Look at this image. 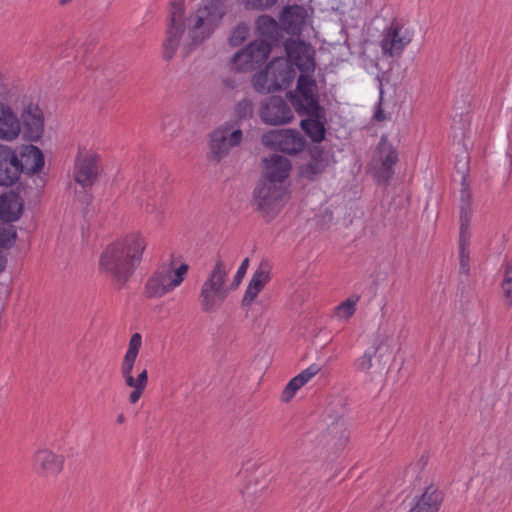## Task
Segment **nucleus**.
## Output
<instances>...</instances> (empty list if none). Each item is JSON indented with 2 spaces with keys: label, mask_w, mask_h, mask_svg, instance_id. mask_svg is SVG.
<instances>
[{
  "label": "nucleus",
  "mask_w": 512,
  "mask_h": 512,
  "mask_svg": "<svg viewBox=\"0 0 512 512\" xmlns=\"http://www.w3.org/2000/svg\"><path fill=\"white\" fill-rule=\"evenodd\" d=\"M398 162L397 150L385 137L378 143L370 166L379 182L387 183L394 175V165Z\"/></svg>",
  "instance_id": "ddd939ff"
},
{
  "label": "nucleus",
  "mask_w": 512,
  "mask_h": 512,
  "mask_svg": "<svg viewBox=\"0 0 512 512\" xmlns=\"http://www.w3.org/2000/svg\"><path fill=\"white\" fill-rule=\"evenodd\" d=\"M189 266L181 263L175 266L174 255L160 263L144 285L143 294L148 299L161 298L181 285L188 273Z\"/></svg>",
  "instance_id": "39448f33"
},
{
  "label": "nucleus",
  "mask_w": 512,
  "mask_h": 512,
  "mask_svg": "<svg viewBox=\"0 0 512 512\" xmlns=\"http://www.w3.org/2000/svg\"><path fill=\"white\" fill-rule=\"evenodd\" d=\"M502 290L504 297L508 301V305L512 304V281L503 280L502 282Z\"/></svg>",
  "instance_id": "a18cd8bd"
},
{
  "label": "nucleus",
  "mask_w": 512,
  "mask_h": 512,
  "mask_svg": "<svg viewBox=\"0 0 512 512\" xmlns=\"http://www.w3.org/2000/svg\"><path fill=\"white\" fill-rule=\"evenodd\" d=\"M100 171V155L92 149L79 148L73 170L75 182L83 188H90L98 179Z\"/></svg>",
  "instance_id": "9d476101"
},
{
  "label": "nucleus",
  "mask_w": 512,
  "mask_h": 512,
  "mask_svg": "<svg viewBox=\"0 0 512 512\" xmlns=\"http://www.w3.org/2000/svg\"><path fill=\"white\" fill-rule=\"evenodd\" d=\"M278 0H241L247 9L265 10L277 3Z\"/></svg>",
  "instance_id": "58836bf2"
},
{
  "label": "nucleus",
  "mask_w": 512,
  "mask_h": 512,
  "mask_svg": "<svg viewBox=\"0 0 512 512\" xmlns=\"http://www.w3.org/2000/svg\"><path fill=\"white\" fill-rule=\"evenodd\" d=\"M298 115H317L321 113L319 93L314 74H300L296 88L287 94Z\"/></svg>",
  "instance_id": "0eeeda50"
},
{
  "label": "nucleus",
  "mask_w": 512,
  "mask_h": 512,
  "mask_svg": "<svg viewBox=\"0 0 512 512\" xmlns=\"http://www.w3.org/2000/svg\"><path fill=\"white\" fill-rule=\"evenodd\" d=\"M249 34V27L241 23L236 26V28L233 30L231 37L229 39L230 44L232 46H238L240 45L248 36Z\"/></svg>",
  "instance_id": "c9c22d12"
},
{
  "label": "nucleus",
  "mask_w": 512,
  "mask_h": 512,
  "mask_svg": "<svg viewBox=\"0 0 512 512\" xmlns=\"http://www.w3.org/2000/svg\"><path fill=\"white\" fill-rule=\"evenodd\" d=\"M241 140V130H231L229 125L219 127L210 136L211 154L215 160L219 161L227 155L230 148L239 145Z\"/></svg>",
  "instance_id": "a211bd4d"
},
{
  "label": "nucleus",
  "mask_w": 512,
  "mask_h": 512,
  "mask_svg": "<svg viewBox=\"0 0 512 512\" xmlns=\"http://www.w3.org/2000/svg\"><path fill=\"white\" fill-rule=\"evenodd\" d=\"M184 0H171L168 10V25L165 39L162 43V56L170 60L177 52L181 38L185 31Z\"/></svg>",
  "instance_id": "1a4fd4ad"
},
{
  "label": "nucleus",
  "mask_w": 512,
  "mask_h": 512,
  "mask_svg": "<svg viewBox=\"0 0 512 512\" xmlns=\"http://www.w3.org/2000/svg\"><path fill=\"white\" fill-rule=\"evenodd\" d=\"M235 112L240 119L250 117L253 112L252 102L247 99L240 101L236 106Z\"/></svg>",
  "instance_id": "79ce46f5"
},
{
  "label": "nucleus",
  "mask_w": 512,
  "mask_h": 512,
  "mask_svg": "<svg viewBox=\"0 0 512 512\" xmlns=\"http://www.w3.org/2000/svg\"><path fill=\"white\" fill-rule=\"evenodd\" d=\"M306 119L301 120V128L311 138L313 142L319 143L325 138V110L321 108V113L317 115H307Z\"/></svg>",
  "instance_id": "cd10ccee"
},
{
  "label": "nucleus",
  "mask_w": 512,
  "mask_h": 512,
  "mask_svg": "<svg viewBox=\"0 0 512 512\" xmlns=\"http://www.w3.org/2000/svg\"><path fill=\"white\" fill-rule=\"evenodd\" d=\"M21 135V121L8 103L0 101V140L14 142Z\"/></svg>",
  "instance_id": "4be33fe9"
},
{
  "label": "nucleus",
  "mask_w": 512,
  "mask_h": 512,
  "mask_svg": "<svg viewBox=\"0 0 512 512\" xmlns=\"http://www.w3.org/2000/svg\"><path fill=\"white\" fill-rule=\"evenodd\" d=\"M21 133L27 141L36 142L44 133V116L41 108L34 103L25 105L20 117Z\"/></svg>",
  "instance_id": "dca6fc26"
},
{
  "label": "nucleus",
  "mask_w": 512,
  "mask_h": 512,
  "mask_svg": "<svg viewBox=\"0 0 512 512\" xmlns=\"http://www.w3.org/2000/svg\"><path fill=\"white\" fill-rule=\"evenodd\" d=\"M74 0H57V5L61 8H66L73 3Z\"/></svg>",
  "instance_id": "8fccbe9b"
},
{
  "label": "nucleus",
  "mask_w": 512,
  "mask_h": 512,
  "mask_svg": "<svg viewBox=\"0 0 512 512\" xmlns=\"http://www.w3.org/2000/svg\"><path fill=\"white\" fill-rule=\"evenodd\" d=\"M284 48L287 54L286 60L291 63L292 67H297L300 74H314L315 63V50L314 48L304 41L288 39Z\"/></svg>",
  "instance_id": "4468645a"
},
{
  "label": "nucleus",
  "mask_w": 512,
  "mask_h": 512,
  "mask_svg": "<svg viewBox=\"0 0 512 512\" xmlns=\"http://www.w3.org/2000/svg\"><path fill=\"white\" fill-rule=\"evenodd\" d=\"M231 267L220 256H217L215 264L207 279L201 286L198 301L201 310L205 313L217 311L227 298L230 286L227 285L228 274Z\"/></svg>",
  "instance_id": "20e7f679"
},
{
  "label": "nucleus",
  "mask_w": 512,
  "mask_h": 512,
  "mask_svg": "<svg viewBox=\"0 0 512 512\" xmlns=\"http://www.w3.org/2000/svg\"><path fill=\"white\" fill-rule=\"evenodd\" d=\"M271 264L262 260L254 271L242 299V306L250 307L266 284L271 280Z\"/></svg>",
  "instance_id": "412c9836"
},
{
  "label": "nucleus",
  "mask_w": 512,
  "mask_h": 512,
  "mask_svg": "<svg viewBox=\"0 0 512 512\" xmlns=\"http://www.w3.org/2000/svg\"><path fill=\"white\" fill-rule=\"evenodd\" d=\"M317 438L324 445H328L333 441L335 446L343 447L349 439V433L343 423L335 422L328 427L327 431L319 434Z\"/></svg>",
  "instance_id": "c85d7f7f"
},
{
  "label": "nucleus",
  "mask_w": 512,
  "mask_h": 512,
  "mask_svg": "<svg viewBox=\"0 0 512 512\" xmlns=\"http://www.w3.org/2000/svg\"><path fill=\"white\" fill-rule=\"evenodd\" d=\"M270 73H273L274 78L271 86L278 87L279 90L288 87L296 75L294 67L283 57L270 61Z\"/></svg>",
  "instance_id": "b1692460"
},
{
  "label": "nucleus",
  "mask_w": 512,
  "mask_h": 512,
  "mask_svg": "<svg viewBox=\"0 0 512 512\" xmlns=\"http://www.w3.org/2000/svg\"><path fill=\"white\" fill-rule=\"evenodd\" d=\"M33 461L34 469L39 475L53 477L62 471L64 456L43 448L35 452Z\"/></svg>",
  "instance_id": "5701e85b"
},
{
  "label": "nucleus",
  "mask_w": 512,
  "mask_h": 512,
  "mask_svg": "<svg viewBox=\"0 0 512 512\" xmlns=\"http://www.w3.org/2000/svg\"><path fill=\"white\" fill-rule=\"evenodd\" d=\"M7 264V258L3 253L0 251V274L5 270Z\"/></svg>",
  "instance_id": "09e8293b"
},
{
  "label": "nucleus",
  "mask_w": 512,
  "mask_h": 512,
  "mask_svg": "<svg viewBox=\"0 0 512 512\" xmlns=\"http://www.w3.org/2000/svg\"><path fill=\"white\" fill-rule=\"evenodd\" d=\"M460 272L468 274L470 271L469 250L459 249Z\"/></svg>",
  "instance_id": "c03bdc74"
},
{
  "label": "nucleus",
  "mask_w": 512,
  "mask_h": 512,
  "mask_svg": "<svg viewBox=\"0 0 512 512\" xmlns=\"http://www.w3.org/2000/svg\"><path fill=\"white\" fill-rule=\"evenodd\" d=\"M318 165L319 164L317 162L309 163L308 165H306L304 167L302 174L312 178V176H314L320 172Z\"/></svg>",
  "instance_id": "49530a36"
},
{
  "label": "nucleus",
  "mask_w": 512,
  "mask_h": 512,
  "mask_svg": "<svg viewBox=\"0 0 512 512\" xmlns=\"http://www.w3.org/2000/svg\"><path fill=\"white\" fill-rule=\"evenodd\" d=\"M273 73H270V63L267 65L266 69L262 72L257 73L253 77V86L256 91L260 93H269L278 91V87H272L273 84Z\"/></svg>",
  "instance_id": "2f4dec72"
},
{
  "label": "nucleus",
  "mask_w": 512,
  "mask_h": 512,
  "mask_svg": "<svg viewBox=\"0 0 512 512\" xmlns=\"http://www.w3.org/2000/svg\"><path fill=\"white\" fill-rule=\"evenodd\" d=\"M248 266H249V258H245L242 261L241 265L239 266V268L233 278L232 283L230 284V289L234 290V289L238 288V286L242 282V280L247 272Z\"/></svg>",
  "instance_id": "ea45409f"
},
{
  "label": "nucleus",
  "mask_w": 512,
  "mask_h": 512,
  "mask_svg": "<svg viewBox=\"0 0 512 512\" xmlns=\"http://www.w3.org/2000/svg\"><path fill=\"white\" fill-rule=\"evenodd\" d=\"M281 21L288 32L300 31L304 23L302 9L299 6L286 7L282 13Z\"/></svg>",
  "instance_id": "c756f323"
},
{
  "label": "nucleus",
  "mask_w": 512,
  "mask_h": 512,
  "mask_svg": "<svg viewBox=\"0 0 512 512\" xmlns=\"http://www.w3.org/2000/svg\"><path fill=\"white\" fill-rule=\"evenodd\" d=\"M415 30L409 23L395 19L384 29L380 47L383 55L399 57L404 49L412 42Z\"/></svg>",
  "instance_id": "6e6552de"
},
{
  "label": "nucleus",
  "mask_w": 512,
  "mask_h": 512,
  "mask_svg": "<svg viewBox=\"0 0 512 512\" xmlns=\"http://www.w3.org/2000/svg\"><path fill=\"white\" fill-rule=\"evenodd\" d=\"M125 420H126V418H125L124 414L121 413V414H119L117 416V420L116 421H117L118 424H122V423L125 422Z\"/></svg>",
  "instance_id": "3c124183"
},
{
  "label": "nucleus",
  "mask_w": 512,
  "mask_h": 512,
  "mask_svg": "<svg viewBox=\"0 0 512 512\" xmlns=\"http://www.w3.org/2000/svg\"><path fill=\"white\" fill-rule=\"evenodd\" d=\"M168 192L163 186L147 188L139 197L143 211L153 220H160L168 211Z\"/></svg>",
  "instance_id": "6ab92c4d"
},
{
  "label": "nucleus",
  "mask_w": 512,
  "mask_h": 512,
  "mask_svg": "<svg viewBox=\"0 0 512 512\" xmlns=\"http://www.w3.org/2000/svg\"><path fill=\"white\" fill-rule=\"evenodd\" d=\"M20 154L22 173L25 172L31 175L41 171L44 166V155L38 147L34 145L24 146Z\"/></svg>",
  "instance_id": "a878e982"
},
{
  "label": "nucleus",
  "mask_w": 512,
  "mask_h": 512,
  "mask_svg": "<svg viewBox=\"0 0 512 512\" xmlns=\"http://www.w3.org/2000/svg\"><path fill=\"white\" fill-rule=\"evenodd\" d=\"M471 232L469 226H461L459 235V249L469 250Z\"/></svg>",
  "instance_id": "37998d69"
},
{
  "label": "nucleus",
  "mask_w": 512,
  "mask_h": 512,
  "mask_svg": "<svg viewBox=\"0 0 512 512\" xmlns=\"http://www.w3.org/2000/svg\"><path fill=\"white\" fill-rule=\"evenodd\" d=\"M472 220V207L470 202V193L468 190H462V200L460 205V222L468 224Z\"/></svg>",
  "instance_id": "f704fd0d"
},
{
  "label": "nucleus",
  "mask_w": 512,
  "mask_h": 512,
  "mask_svg": "<svg viewBox=\"0 0 512 512\" xmlns=\"http://www.w3.org/2000/svg\"><path fill=\"white\" fill-rule=\"evenodd\" d=\"M375 117H376V119H378V120H382V119H383L382 114H381V112H380V111H379V112H377V113L375 114Z\"/></svg>",
  "instance_id": "603ef678"
},
{
  "label": "nucleus",
  "mask_w": 512,
  "mask_h": 512,
  "mask_svg": "<svg viewBox=\"0 0 512 512\" xmlns=\"http://www.w3.org/2000/svg\"><path fill=\"white\" fill-rule=\"evenodd\" d=\"M383 344L379 341L373 343L360 357L354 361V369L361 374L374 376L382 374L386 369Z\"/></svg>",
  "instance_id": "f3484780"
},
{
  "label": "nucleus",
  "mask_w": 512,
  "mask_h": 512,
  "mask_svg": "<svg viewBox=\"0 0 512 512\" xmlns=\"http://www.w3.org/2000/svg\"><path fill=\"white\" fill-rule=\"evenodd\" d=\"M142 346V336L140 333H134L128 344V349L122 359L120 373L127 387L133 390L129 394V402L135 404L143 395L148 384V370L142 369L137 377L133 376V369Z\"/></svg>",
  "instance_id": "423d86ee"
},
{
  "label": "nucleus",
  "mask_w": 512,
  "mask_h": 512,
  "mask_svg": "<svg viewBox=\"0 0 512 512\" xmlns=\"http://www.w3.org/2000/svg\"><path fill=\"white\" fill-rule=\"evenodd\" d=\"M300 388L301 387L298 385V383L292 378L282 391L281 400L284 403H288Z\"/></svg>",
  "instance_id": "a19ab883"
},
{
  "label": "nucleus",
  "mask_w": 512,
  "mask_h": 512,
  "mask_svg": "<svg viewBox=\"0 0 512 512\" xmlns=\"http://www.w3.org/2000/svg\"><path fill=\"white\" fill-rule=\"evenodd\" d=\"M503 280L512 281V262L507 263Z\"/></svg>",
  "instance_id": "de8ad7c7"
},
{
  "label": "nucleus",
  "mask_w": 512,
  "mask_h": 512,
  "mask_svg": "<svg viewBox=\"0 0 512 512\" xmlns=\"http://www.w3.org/2000/svg\"><path fill=\"white\" fill-rule=\"evenodd\" d=\"M256 28L260 35L270 39H276L279 34L277 21L268 15H261L257 18Z\"/></svg>",
  "instance_id": "7c9ffc66"
},
{
  "label": "nucleus",
  "mask_w": 512,
  "mask_h": 512,
  "mask_svg": "<svg viewBox=\"0 0 512 512\" xmlns=\"http://www.w3.org/2000/svg\"><path fill=\"white\" fill-rule=\"evenodd\" d=\"M359 301V297H350L340 305L336 307V314L340 318L349 319L356 311V304Z\"/></svg>",
  "instance_id": "72a5a7b5"
},
{
  "label": "nucleus",
  "mask_w": 512,
  "mask_h": 512,
  "mask_svg": "<svg viewBox=\"0 0 512 512\" xmlns=\"http://www.w3.org/2000/svg\"><path fill=\"white\" fill-rule=\"evenodd\" d=\"M147 246V237L138 231L115 239L101 252L99 271L122 288L141 265Z\"/></svg>",
  "instance_id": "f257e3e1"
},
{
  "label": "nucleus",
  "mask_w": 512,
  "mask_h": 512,
  "mask_svg": "<svg viewBox=\"0 0 512 512\" xmlns=\"http://www.w3.org/2000/svg\"><path fill=\"white\" fill-rule=\"evenodd\" d=\"M17 239L15 226H0V248L10 249Z\"/></svg>",
  "instance_id": "473e14b6"
},
{
  "label": "nucleus",
  "mask_w": 512,
  "mask_h": 512,
  "mask_svg": "<svg viewBox=\"0 0 512 512\" xmlns=\"http://www.w3.org/2000/svg\"><path fill=\"white\" fill-rule=\"evenodd\" d=\"M320 367L317 364L310 365L307 369L303 370L293 379L298 383L300 387L304 386L311 378L320 372Z\"/></svg>",
  "instance_id": "4c0bfd02"
},
{
  "label": "nucleus",
  "mask_w": 512,
  "mask_h": 512,
  "mask_svg": "<svg viewBox=\"0 0 512 512\" xmlns=\"http://www.w3.org/2000/svg\"><path fill=\"white\" fill-rule=\"evenodd\" d=\"M22 174V162L11 146L0 144V186L10 187Z\"/></svg>",
  "instance_id": "2eb2a0df"
},
{
  "label": "nucleus",
  "mask_w": 512,
  "mask_h": 512,
  "mask_svg": "<svg viewBox=\"0 0 512 512\" xmlns=\"http://www.w3.org/2000/svg\"><path fill=\"white\" fill-rule=\"evenodd\" d=\"M23 211L22 200L13 193L0 196V218L4 222L17 221Z\"/></svg>",
  "instance_id": "bb28decb"
},
{
  "label": "nucleus",
  "mask_w": 512,
  "mask_h": 512,
  "mask_svg": "<svg viewBox=\"0 0 512 512\" xmlns=\"http://www.w3.org/2000/svg\"><path fill=\"white\" fill-rule=\"evenodd\" d=\"M227 13L226 0H203L190 13L185 27L192 44L199 45L209 39Z\"/></svg>",
  "instance_id": "7ed1b4c3"
},
{
  "label": "nucleus",
  "mask_w": 512,
  "mask_h": 512,
  "mask_svg": "<svg viewBox=\"0 0 512 512\" xmlns=\"http://www.w3.org/2000/svg\"><path fill=\"white\" fill-rule=\"evenodd\" d=\"M292 165L280 155H271L263 160V180L254 192L258 208L266 214L277 212L289 199L287 179Z\"/></svg>",
  "instance_id": "f03ea898"
},
{
  "label": "nucleus",
  "mask_w": 512,
  "mask_h": 512,
  "mask_svg": "<svg viewBox=\"0 0 512 512\" xmlns=\"http://www.w3.org/2000/svg\"><path fill=\"white\" fill-rule=\"evenodd\" d=\"M260 117L266 124L281 125L288 123L293 118V113L283 98L271 96L262 104Z\"/></svg>",
  "instance_id": "aec40b11"
},
{
  "label": "nucleus",
  "mask_w": 512,
  "mask_h": 512,
  "mask_svg": "<svg viewBox=\"0 0 512 512\" xmlns=\"http://www.w3.org/2000/svg\"><path fill=\"white\" fill-rule=\"evenodd\" d=\"M271 45L265 40H255L232 59V68L239 72H249L261 66L269 57Z\"/></svg>",
  "instance_id": "9b49d317"
},
{
  "label": "nucleus",
  "mask_w": 512,
  "mask_h": 512,
  "mask_svg": "<svg viewBox=\"0 0 512 512\" xmlns=\"http://www.w3.org/2000/svg\"><path fill=\"white\" fill-rule=\"evenodd\" d=\"M320 367L317 364L310 365L307 369L303 370L293 379L298 383L300 387L304 386L311 378L320 372Z\"/></svg>",
  "instance_id": "e433bc0d"
},
{
  "label": "nucleus",
  "mask_w": 512,
  "mask_h": 512,
  "mask_svg": "<svg viewBox=\"0 0 512 512\" xmlns=\"http://www.w3.org/2000/svg\"><path fill=\"white\" fill-rule=\"evenodd\" d=\"M442 501L443 493L437 487L430 485L409 512H438Z\"/></svg>",
  "instance_id": "393cba45"
},
{
  "label": "nucleus",
  "mask_w": 512,
  "mask_h": 512,
  "mask_svg": "<svg viewBox=\"0 0 512 512\" xmlns=\"http://www.w3.org/2000/svg\"><path fill=\"white\" fill-rule=\"evenodd\" d=\"M262 144L287 154H298L304 150L306 140L297 130L279 129L263 134Z\"/></svg>",
  "instance_id": "f8f14e48"
}]
</instances>
